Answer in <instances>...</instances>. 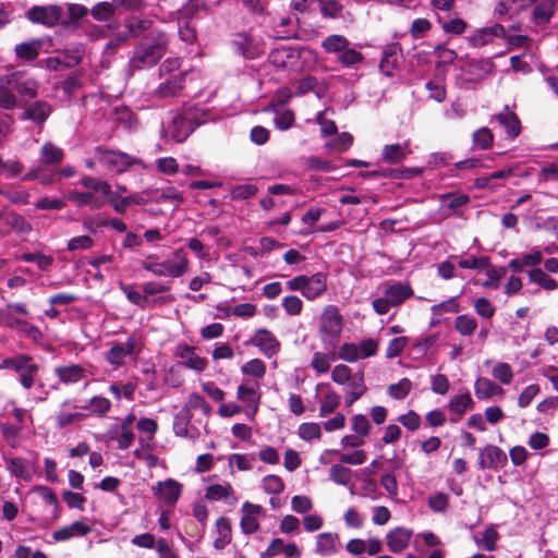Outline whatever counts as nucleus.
Instances as JSON below:
<instances>
[{
	"label": "nucleus",
	"instance_id": "obj_45",
	"mask_svg": "<svg viewBox=\"0 0 558 558\" xmlns=\"http://www.w3.org/2000/svg\"><path fill=\"white\" fill-rule=\"evenodd\" d=\"M529 279L531 282H534L546 290L551 291L558 289V282L539 268L530 270Z\"/></svg>",
	"mask_w": 558,
	"mask_h": 558
},
{
	"label": "nucleus",
	"instance_id": "obj_9",
	"mask_svg": "<svg viewBox=\"0 0 558 558\" xmlns=\"http://www.w3.org/2000/svg\"><path fill=\"white\" fill-rule=\"evenodd\" d=\"M343 329L342 316L335 305L324 307L319 318V331L323 339H338Z\"/></svg>",
	"mask_w": 558,
	"mask_h": 558
},
{
	"label": "nucleus",
	"instance_id": "obj_37",
	"mask_svg": "<svg viewBox=\"0 0 558 558\" xmlns=\"http://www.w3.org/2000/svg\"><path fill=\"white\" fill-rule=\"evenodd\" d=\"M186 75L180 74L178 76L172 77L171 80L166 81L165 83L160 84V86L157 89V94L162 97H173L181 93V90L184 88Z\"/></svg>",
	"mask_w": 558,
	"mask_h": 558
},
{
	"label": "nucleus",
	"instance_id": "obj_4",
	"mask_svg": "<svg viewBox=\"0 0 558 558\" xmlns=\"http://www.w3.org/2000/svg\"><path fill=\"white\" fill-rule=\"evenodd\" d=\"M312 57L310 49L303 47L282 46L271 51L270 62L278 66L291 71H302L305 68V61Z\"/></svg>",
	"mask_w": 558,
	"mask_h": 558
},
{
	"label": "nucleus",
	"instance_id": "obj_59",
	"mask_svg": "<svg viewBox=\"0 0 558 558\" xmlns=\"http://www.w3.org/2000/svg\"><path fill=\"white\" fill-rule=\"evenodd\" d=\"M114 13L113 3L99 2L92 8V15L96 21H108Z\"/></svg>",
	"mask_w": 558,
	"mask_h": 558
},
{
	"label": "nucleus",
	"instance_id": "obj_51",
	"mask_svg": "<svg viewBox=\"0 0 558 558\" xmlns=\"http://www.w3.org/2000/svg\"><path fill=\"white\" fill-rule=\"evenodd\" d=\"M121 290L125 294L126 299L134 305H137L141 308H145L149 305V301L146 295L138 292L133 286L120 284Z\"/></svg>",
	"mask_w": 558,
	"mask_h": 558
},
{
	"label": "nucleus",
	"instance_id": "obj_30",
	"mask_svg": "<svg viewBox=\"0 0 558 558\" xmlns=\"http://www.w3.org/2000/svg\"><path fill=\"white\" fill-rule=\"evenodd\" d=\"M163 53L165 48L162 45L142 46L136 50L135 60L143 65H153L161 59Z\"/></svg>",
	"mask_w": 558,
	"mask_h": 558
},
{
	"label": "nucleus",
	"instance_id": "obj_14",
	"mask_svg": "<svg viewBox=\"0 0 558 558\" xmlns=\"http://www.w3.org/2000/svg\"><path fill=\"white\" fill-rule=\"evenodd\" d=\"M506 36V28L501 24H494L492 26L476 28L468 37L469 45L474 48L484 47L494 41L495 38Z\"/></svg>",
	"mask_w": 558,
	"mask_h": 558
},
{
	"label": "nucleus",
	"instance_id": "obj_46",
	"mask_svg": "<svg viewBox=\"0 0 558 558\" xmlns=\"http://www.w3.org/2000/svg\"><path fill=\"white\" fill-rule=\"evenodd\" d=\"M350 45L349 40L341 35H330L322 43L326 52L342 53Z\"/></svg>",
	"mask_w": 558,
	"mask_h": 558
},
{
	"label": "nucleus",
	"instance_id": "obj_5",
	"mask_svg": "<svg viewBox=\"0 0 558 558\" xmlns=\"http://www.w3.org/2000/svg\"><path fill=\"white\" fill-rule=\"evenodd\" d=\"M287 289L299 291L308 301L320 298L327 290V277L323 272L298 276L287 282Z\"/></svg>",
	"mask_w": 558,
	"mask_h": 558
},
{
	"label": "nucleus",
	"instance_id": "obj_23",
	"mask_svg": "<svg viewBox=\"0 0 558 558\" xmlns=\"http://www.w3.org/2000/svg\"><path fill=\"white\" fill-rule=\"evenodd\" d=\"M54 374L64 385H73L87 377V371L82 365L69 364L54 368Z\"/></svg>",
	"mask_w": 558,
	"mask_h": 558
},
{
	"label": "nucleus",
	"instance_id": "obj_28",
	"mask_svg": "<svg viewBox=\"0 0 558 558\" xmlns=\"http://www.w3.org/2000/svg\"><path fill=\"white\" fill-rule=\"evenodd\" d=\"M7 469L13 476L22 478L26 482L32 481L33 474L35 472V465L28 463L22 458H11L7 460Z\"/></svg>",
	"mask_w": 558,
	"mask_h": 558
},
{
	"label": "nucleus",
	"instance_id": "obj_62",
	"mask_svg": "<svg viewBox=\"0 0 558 558\" xmlns=\"http://www.w3.org/2000/svg\"><path fill=\"white\" fill-rule=\"evenodd\" d=\"M493 133L487 128H482L474 132L473 134V143L476 147L481 149H487L493 144Z\"/></svg>",
	"mask_w": 558,
	"mask_h": 558
},
{
	"label": "nucleus",
	"instance_id": "obj_41",
	"mask_svg": "<svg viewBox=\"0 0 558 558\" xmlns=\"http://www.w3.org/2000/svg\"><path fill=\"white\" fill-rule=\"evenodd\" d=\"M82 410H86L92 414L97 415H105L108 413L111 409V402L109 399L101 397V396H95L81 407Z\"/></svg>",
	"mask_w": 558,
	"mask_h": 558
},
{
	"label": "nucleus",
	"instance_id": "obj_29",
	"mask_svg": "<svg viewBox=\"0 0 558 558\" xmlns=\"http://www.w3.org/2000/svg\"><path fill=\"white\" fill-rule=\"evenodd\" d=\"M191 131L190 123L181 116L173 118L165 128V134L178 143L183 142L190 135Z\"/></svg>",
	"mask_w": 558,
	"mask_h": 558
},
{
	"label": "nucleus",
	"instance_id": "obj_31",
	"mask_svg": "<svg viewBox=\"0 0 558 558\" xmlns=\"http://www.w3.org/2000/svg\"><path fill=\"white\" fill-rule=\"evenodd\" d=\"M43 48V40L41 39H32L29 41H24L21 44H17L14 47V52L17 59L24 60V61H33L35 60L40 50Z\"/></svg>",
	"mask_w": 558,
	"mask_h": 558
},
{
	"label": "nucleus",
	"instance_id": "obj_19",
	"mask_svg": "<svg viewBox=\"0 0 558 558\" xmlns=\"http://www.w3.org/2000/svg\"><path fill=\"white\" fill-rule=\"evenodd\" d=\"M480 468L485 469H497L504 466L507 463L506 452L497 446L487 445L478 457Z\"/></svg>",
	"mask_w": 558,
	"mask_h": 558
},
{
	"label": "nucleus",
	"instance_id": "obj_26",
	"mask_svg": "<svg viewBox=\"0 0 558 558\" xmlns=\"http://www.w3.org/2000/svg\"><path fill=\"white\" fill-rule=\"evenodd\" d=\"M92 531V526L85 521H75L70 525L56 530L52 533L54 542H65L74 536H84Z\"/></svg>",
	"mask_w": 558,
	"mask_h": 558
},
{
	"label": "nucleus",
	"instance_id": "obj_57",
	"mask_svg": "<svg viewBox=\"0 0 558 558\" xmlns=\"http://www.w3.org/2000/svg\"><path fill=\"white\" fill-rule=\"evenodd\" d=\"M41 156L46 163H59L63 159V151L52 143H46L41 148Z\"/></svg>",
	"mask_w": 558,
	"mask_h": 558
},
{
	"label": "nucleus",
	"instance_id": "obj_54",
	"mask_svg": "<svg viewBox=\"0 0 558 558\" xmlns=\"http://www.w3.org/2000/svg\"><path fill=\"white\" fill-rule=\"evenodd\" d=\"M411 388V380L408 378H402L397 384H392L388 387V395L396 400H402L408 396Z\"/></svg>",
	"mask_w": 558,
	"mask_h": 558
},
{
	"label": "nucleus",
	"instance_id": "obj_25",
	"mask_svg": "<svg viewBox=\"0 0 558 558\" xmlns=\"http://www.w3.org/2000/svg\"><path fill=\"white\" fill-rule=\"evenodd\" d=\"M474 408V401L469 391L453 396L448 403V409L452 416L451 422H458L466 411Z\"/></svg>",
	"mask_w": 558,
	"mask_h": 558
},
{
	"label": "nucleus",
	"instance_id": "obj_64",
	"mask_svg": "<svg viewBox=\"0 0 558 558\" xmlns=\"http://www.w3.org/2000/svg\"><path fill=\"white\" fill-rule=\"evenodd\" d=\"M345 526L349 529H361L364 524L363 515L353 507H350L343 513Z\"/></svg>",
	"mask_w": 558,
	"mask_h": 558
},
{
	"label": "nucleus",
	"instance_id": "obj_8",
	"mask_svg": "<svg viewBox=\"0 0 558 558\" xmlns=\"http://www.w3.org/2000/svg\"><path fill=\"white\" fill-rule=\"evenodd\" d=\"M25 16L33 24L51 28L61 22L63 8L59 4L34 5L26 11Z\"/></svg>",
	"mask_w": 558,
	"mask_h": 558
},
{
	"label": "nucleus",
	"instance_id": "obj_20",
	"mask_svg": "<svg viewBox=\"0 0 558 558\" xmlns=\"http://www.w3.org/2000/svg\"><path fill=\"white\" fill-rule=\"evenodd\" d=\"M412 535V531L403 526L390 530L386 535L388 549L393 554L402 553L409 546Z\"/></svg>",
	"mask_w": 558,
	"mask_h": 558
},
{
	"label": "nucleus",
	"instance_id": "obj_32",
	"mask_svg": "<svg viewBox=\"0 0 558 558\" xmlns=\"http://www.w3.org/2000/svg\"><path fill=\"white\" fill-rule=\"evenodd\" d=\"M205 497L211 501H229V499H232V502L236 501L233 487L230 483L213 484L208 486L206 488Z\"/></svg>",
	"mask_w": 558,
	"mask_h": 558
},
{
	"label": "nucleus",
	"instance_id": "obj_60",
	"mask_svg": "<svg viewBox=\"0 0 558 558\" xmlns=\"http://www.w3.org/2000/svg\"><path fill=\"white\" fill-rule=\"evenodd\" d=\"M487 259H488V257H486V256H481V257H476L473 255L460 256V257H458V265L464 269L481 270L485 265H487Z\"/></svg>",
	"mask_w": 558,
	"mask_h": 558
},
{
	"label": "nucleus",
	"instance_id": "obj_3",
	"mask_svg": "<svg viewBox=\"0 0 558 558\" xmlns=\"http://www.w3.org/2000/svg\"><path fill=\"white\" fill-rule=\"evenodd\" d=\"M383 296L373 301V308L379 315H385L391 306H398L412 296V288L402 282L385 283L380 287Z\"/></svg>",
	"mask_w": 558,
	"mask_h": 558
},
{
	"label": "nucleus",
	"instance_id": "obj_21",
	"mask_svg": "<svg viewBox=\"0 0 558 558\" xmlns=\"http://www.w3.org/2000/svg\"><path fill=\"white\" fill-rule=\"evenodd\" d=\"M474 393L478 400H488L494 397L504 398L505 389L487 377H478L474 383Z\"/></svg>",
	"mask_w": 558,
	"mask_h": 558
},
{
	"label": "nucleus",
	"instance_id": "obj_2",
	"mask_svg": "<svg viewBox=\"0 0 558 558\" xmlns=\"http://www.w3.org/2000/svg\"><path fill=\"white\" fill-rule=\"evenodd\" d=\"M80 183L85 189L94 190L95 192H101L104 196H108V202L111 203L113 209L119 214L125 213L126 207L131 204L144 205L148 202V197L144 193H136L130 196L121 197L118 201V193H112L109 183L88 175L82 177Z\"/></svg>",
	"mask_w": 558,
	"mask_h": 558
},
{
	"label": "nucleus",
	"instance_id": "obj_47",
	"mask_svg": "<svg viewBox=\"0 0 558 558\" xmlns=\"http://www.w3.org/2000/svg\"><path fill=\"white\" fill-rule=\"evenodd\" d=\"M4 219L7 225L17 233L28 234L32 231V225L19 214L7 213Z\"/></svg>",
	"mask_w": 558,
	"mask_h": 558
},
{
	"label": "nucleus",
	"instance_id": "obj_56",
	"mask_svg": "<svg viewBox=\"0 0 558 558\" xmlns=\"http://www.w3.org/2000/svg\"><path fill=\"white\" fill-rule=\"evenodd\" d=\"M135 390H136V384L133 381H129L122 386H120L118 384H111L109 386V391L117 399H121L123 397L128 400H133Z\"/></svg>",
	"mask_w": 558,
	"mask_h": 558
},
{
	"label": "nucleus",
	"instance_id": "obj_55",
	"mask_svg": "<svg viewBox=\"0 0 558 558\" xmlns=\"http://www.w3.org/2000/svg\"><path fill=\"white\" fill-rule=\"evenodd\" d=\"M499 539V534L494 527L486 529L481 536L476 537V542L486 550L493 551L496 548V543Z\"/></svg>",
	"mask_w": 558,
	"mask_h": 558
},
{
	"label": "nucleus",
	"instance_id": "obj_18",
	"mask_svg": "<svg viewBox=\"0 0 558 558\" xmlns=\"http://www.w3.org/2000/svg\"><path fill=\"white\" fill-rule=\"evenodd\" d=\"M284 555L286 558H302V549L295 543H284L282 538H274L266 550L264 558H274L278 555Z\"/></svg>",
	"mask_w": 558,
	"mask_h": 558
},
{
	"label": "nucleus",
	"instance_id": "obj_40",
	"mask_svg": "<svg viewBox=\"0 0 558 558\" xmlns=\"http://www.w3.org/2000/svg\"><path fill=\"white\" fill-rule=\"evenodd\" d=\"M51 113V107L47 102L37 101L31 105L24 113V118L37 124L44 123Z\"/></svg>",
	"mask_w": 558,
	"mask_h": 558
},
{
	"label": "nucleus",
	"instance_id": "obj_10",
	"mask_svg": "<svg viewBox=\"0 0 558 558\" xmlns=\"http://www.w3.org/2000/svg\"><path fill=\"white\" fill-rule=\"evenodd\" d=\"M8 86H12L22 96L34 98L37 95L38 83L25 72L16 71L2 77Z\"/></svg>",
	"mask_w": 558,
	"mask_h": 558
},
{
	"label": "nucleus",
	"instance_id": "obj_1",
	"mask_svg": "<svg viewBox=\"0 0 558 558\" xmlns=\"http://www.w3.org/2000/svg\"><path fill=\"white\" fill-rule=\"evenodd\" d=\"M141 266L156 277L180 278L189 271L190 260L180 248L172 254L171 258L162 262H159L156 255H147Z\"/></svg>",
	"mask_w": 558,
	"mask_h": 558
},
{
	"label": "nucleus",
	"instance_id": "obj_61",
	"mask_svg": "<svg viewBox=\"0 0 558 558\" xmlns=\"http://www.w3.org/2000/svg\"><path fill=\"white\" fill-rule=\"evenodd\" d=\"M281 305L290 316L300 315L303 310V302L296 295L284 296L281 301Z\"/></svg>",
	"mask_w": 558,
	"mask_h": 558
},
{
	"label": "nucleus",
	"instance_id": "obj_22",
	"mask_svg": "<svg viewBox=\"0 0 558 558\" xmlns=\"http://www.w3.org/2000/svg\"><path fill=\"white\" fill-rule=\"evenodd\" d=\"M320 389L326 390L319 399V416L325 417L338 409L340 405L341 397L327 384H318L316 386V392H318Z\"/></svg>",
	"mask_w": 558,
	"mask_h": 558
},
{
	"label": "nucleus",
	"instance_id": "obj_16",
	"mask_svg": "<svg viewBox=\"0 0 558 558\" xmlns=\"http://www.w3.org/2000/svg\"><path fill=\"white\" fill-rule=\"evenodd\" d=\"M242 517L240 521L241 529L245 534H253L259 530L258 519L264 514V509L259 505L245 501L241 508Z\"/></svg>",
	"mask_w": 558,
	"mask_h": 558
},
{
	"label": "nucleus",
	"instance_id": "obj_24",
	"mask_svg": "<svg viewBox=\"0 0 558 558\" xmlns=\"http://www.w3.org/2000/svg\"><path fill=\"white\" fill-rule=\"evenodd\" d=\"M556 0H536L533 4L532 22L535 26L549 23L556 11Z\"/></svg>",
	"mask_w": 558,
	"mask_h": 558
},
{
	"label": "nucleus",
	"instance_id": "obj_38",
	"mask_svg": "<svg viewBox=\"0 0 558 558\" xmlns=\"http://www.w3.org/2000/svg\"><path fill=\"white\" fill-rule=\"evenodd\" d=\"M499 124L504 125L510 137H517L521 132V125L518 117L511 111H504L493 117Z\"/></svg>",
	"mask_w": 558,
	"mask_h": 558
},
{
	"label": "nucleus",
	"instance_id": "obj_35",
	"mask_svg": "<svg viewBox=\"0 0 558 558\" xmlns=\"http://www.w3.org/2000/svg\"><path fill=\"white\" fill-rule=\"evenodd\" d=\"M409 144H391L385 145L381 151V157L385 162L398 163L409 155Z\"/></svg>",
	"mask_w": 558,
	"mask_h": 558
},
{
	"label": "nucleus",
	"instance_id": "obj_17",
	"mask_svg": "<svg viewBox=\"0 0 558 558\" xmlns=\"http://www.w3.org/2000/svg\"><path fill=\"white\" fill-rule=\"evenodd\" d=\"M340 550V537L333 532L319 533L315 538V554L320 557L336 556Z\"/></svg>",
	"mask_w": 558,
	"mask_h": 558
},
{
	"label": "nucleus",
	"instance_id": "obj_33",
	"mask_svg": "<svg viewBox=\"0 0 558 558\" xmlns=\"http://www.w3.org/2000/svg\"><path fill=\"white\" fill-rule=\"evenodd\" d=\"M240 371L243 376L247 377L246 379L260 384L266 375V364L260 359H252L245 362Z\"/></svg>",
	"mask_w": 558,
	"mask_h": 558
},
{
	"label": "nucleus",
	"instance_id": "obj_48",
	"mask_svg": "<svg viewBox=\"0 0 558 558\" xmlns=\"http://www.w3.org/2000/svg\"><path fill=\"white\" fill-rule=\"evenodd\" d=\"M298 435L305 441L320 439L323 436L322 426L315 422L302 423L298 428Z\"/></svg>",
	"mask_w": 558,
	"mask_h": 558
},
{
	"label": "nucleus",
	"instance_id": "obj_6",
	"mask_svg": "<svg viewBox=\"0 0 558 558\" xmlns=\"http://www.w3.org/2000/svg\"><path fill=\"white\" fill-rule=\"evenodd\" d=\"M142 350L140 339L132 335L125 341H113L105 353V360L114 368L124 365L128 357H135Z\"/></svg>",
	"mask_w": 558,
	"mask_h": 558
},
{
	"label": "nucleus",
	"instance_id": "obj_44",
	"mask_svg": "<svg viewBox=\"0 0 558 558\" xmlns=\"http://www.w3.org/2000/svg\"><path fill=\"white\" fill-rule=\"evenodd\" d=\"M481 271H484L487 277L482 283L484 288H498L500 279L506 275V269L492 266L489 258L487 259V265H485Z\"/></svg>",
	"mask_w": 558,
	"mask_h": 558
},
{
	"label": "nucleus",
	"instance_id": "obj_13",
	"mask_svg": "<svg viewBox=\"0 0 558 558\" xmlns=\"http://www.w3.org/2000/svg\"><path fill=\"white\" fill-rule=\"evenodd\" d=\"M151 490L157 499L166 505L173 506L182 494V484L173 478L159 481Z\"/></svg>",
	"mask_w": 558,
	"mask_h": 558
},
{
	"label": "nucleus",
	"instance_id": "obj_58",
	"mask_svg": "<svg viewBox=\"0 0 558 558\" xmlns=\"http://www.w3.org/2000/svg\"><path fill=\"white\" fill-rule=\"evenodd\" d=\"M398 65V54L392 50L384 52L380 60V70L387 76H392Z\"/></svg>",
	"mask_w": 558,
	"mask_h": 558
},
{
	"label": "nucleus",
	"instance_id": "obj_52",
	"mask_svg": "<svg viewBox=\"0 0 558 558\" xmlns=\"http://www.w3.org/2000/svg\"><path fill=\"white\" fill-rule=\"evenodd\" d=\"M12 369L20 376L25 373H37L38 366L32 362L28 355H17L14 357Z\"/></svg>",
	"mask_w": 558,
	"mask_h": 558
},
{
	"label": "nucleus",
	"instance_id": "obj_15",
	"mask_svg": "<svg viewBox=\"0 0 558 558\" xmlns=\"http://www.w3.org/2000/svg\"><path fill=\"white\" fill-rule=\"evenodd\" d=\"M175 356L180 359V364L186 368L201 373L205 371L208 362L196 353L193 347L180 344L175 349Z\"/></svg>",
	"mask_w": 558,
	"mask_h": 558
},
{
	"label": "nucleus",
	"instance_id": "obj_12",
	"mask_svg": "<svg viewBox=\"0 0 558 558\" xmlns=\"http://www.w3.org/2000/svg\"><path fill=\"white\" fill-rule=\"evenodd\" d=\"M251 344L266 356L272 357L280 350V342L276 336L266 328L257 329L250 340Z\"/></svg>",
	"mask_w": 558,
	"mask_h": 558
},
{
	"label": "nucleus",
	"instance_id": "obj_27",
	"mask_svg": "<svg viewBox=\"0 0 558 558\" xmlns=\"http://www.w3.org/2000/svg\"><path fill=\"white\" fill-rule=\"evenodd\" d=\"M344 386V401L348 407H351L366 392V385L362 373L354 374Z\"/></svg>",
	"mask_w": 558,
	"mask_h": 558
},
{
	"label": "nucleus",
	"instance_id": "obj_39",
	"mask_svg": "<svg viewBox=\"0 0 558 558\" xmlns=\"http://www.w3.org/2000/svg\"><path fill=\"white\" fill-rule=\"evenodd\" d=\"M216 530L218 536L214 541V547L216 549H223L231 542L230 520L226 517H220L216 521Z\"/></svg>",
	"mask_w": 558,
	"mask_h": 558
},
{
	"label": "nucleus",
	"instance_id": "obj_53",
	"mask_svg": "<svg viewBox=\"0 0 558 558\" xmlns=\"http://www.w3.org/2000/svg\"><path fill=\"white\" fill-rule=\"evenodd\" d=\"M253 461L254 458L241 453H232L228 457V464L231 473L233 472L234 466L239 471H250L253 466Z\"/></svg>",
	"mask_w": 558,
	"mask_h": 558
},
{
	"label": "nucleus",
	"instance_id": "obj_50",
	"mask_svg": "<svg viewBox=\"0 0 558 558\" xmlns=\"http://www.w3.org/2000/svg\"><path fill=\"white\" fill-rule=\"evenodd\" d=\"M330 480L338 485H348L352 478V471L342 464H333L329 471Z\"/></svg>",
	"mask_w": 558,
	"mask_h": 558
},
{
	"label": "nucleus",
	"instance_id": "obj_34",
	"mask_svg": "<svg viewBox=\"0 0 558 558\" xmlns=\"http://www.w3.org/2000/svg\"><path fill=\"white\" fill-rule=\"evenodd\" d=\"M68 199L73 202L76 206H89L90 208L98 209L105 205V199L101 196H90L85 192L71 190L66 194Z\"/></svg>",
	"mask_w": 558,
	"mask_h": 558
},
{
	"label": "nucleus",
	"instance_id": "obj_42",
	"mask_svg": "<svg viewBox=\"0 0 558 558\" xmlns=\"http://www.w3.org/2000/svg\"><path fill=\"white\" fill-rule=\"evenodd\" d=\"M454 328L463 337L472 336L477 329V320L470 314L459 315L454 319Z\"/></svg>",
	"mask_w": 558,
	"mask_h": 558
},
{
	"label": "nucleus",
	"instance_id": "obj_43",
	"mask_svg": "<svg viewBox=\"0 0 558 558\" xmlns=\"http://www.w3.org/2000/svg\"><path fill=\"white\" fill-rule=\"evenodd\" d=\"M490 373L493 378L501 385H510L514 377L512 367L505 362L495 363Z\"/></svg>",
	"mask_w": 558,
	"mask_h": 558
},
{
	"label": "nucleus",
	"instance_id": "obj_49",
	"mask_svg": "<svg viewBox=\"0 0 558 558\" xmlns=\"http://www.w3.org/2000/svg\"><path fill=\"white\" fill-rule=\"evenodd\" d=\"M283 480L275 474L266 475L262 480V488L268 495H279L284 490Z\"/></svg>",
	"mask_w": 558,
	"mask_h": 558
},
{
	"label": "nucleus",
	"instance_id": "obj_63",
	"mask_svg": "<svg viewBox=\"0 0 558 558\" xmlns=\"http://www.w3.org/2000/svg\"><path fill=\"white\" fill-rule=\"evenodd\" d=\"M257 191L258 189L254 184H240L230 190V196L233 199H246L254 196Z\"/></svg>",
	"mask_w": 558,
	"mask_h": 558
},
{
	"label": "nucleus",
	"instance_id": "obj_11",
	"mask_svg": "<svg viewBox=\"0 0 558 558\" xmlns=\"http://www.w3.org/2000/svg\"><path fill=\"white\" fill-rule=\"evenodd\" d=\"M236 398L244 403L246 408L252 409V416H255L260 402V384L243 379L236 389Z\"/></svg>",
	"mask_w": 558,
	"mask_h": 558
},
{
	"label": "nucleus",
	"instance_id": "obj_7",
	"mask_svg": "<svg viewBox=\"0 0 558 558\" xmlns=\"http://www.w3.org/2000/svg\"><path fill=\"white\" fill-rule=\"evenodd\" d=\"M97 162L107 171L122 173L131 166L142 163L140 159L122 151L97 148Z\"/></svg>",
	"mask_w": 558,
	"mask_h": 558
},
{
	"label": "nucleus",
	"instance_id": "obj_36",
	"mask_svg": "<svg viewBox=\"0 0 558 558\" xmlns=\"http://www.w3.org/2000/svg\"><path fill=\"white\" fill-rule=\"evenodd\" d=\"M68 405L69 402H64L56 415V424L60 428L74 424L85 417L84 413L76 411V407L68 409Z\"/></svg>",
	"mask_w": 558,
	"mask_h": 558
}]
</instances>
